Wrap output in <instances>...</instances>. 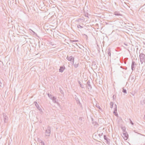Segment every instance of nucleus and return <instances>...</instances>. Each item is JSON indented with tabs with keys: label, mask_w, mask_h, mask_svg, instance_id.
Masks as SVG:
<instances>
[{
	"label": "nucleus",
	"mask_w": 145,
	"mask_h": 145,
	"mask_svg": "<svg viewBox=\"0 0 145 145\" xmlns=\"http://www.w3.org/2000/svg\"><path fill=\"white\" fill-rule=\"evenodd\" d=\"M139 57L140 61L141 64H142L145 61V55L143 53H141L140 54Z\"/></svg>",
	"instance_id": "1"
},
{
	"label": "nucleus",
	"mask_w": 145,
	"mask_h": 145,
	"mask_svg": "<svg viewBox=\"0 0 145 145\" xmlns=\"http://www.w3.org/2000/svg\"><path fill=\"white\" fill-rule=\"evenodd\" d=\"M51 127L50 126H48L47 129L45 131V134L46 136H49L51 134Z\"/></svg>",
	"instance_id": "2"
},
{
	"label": "nucleus",
	"mask_w": 145,
	"mask_h": 145,
	"mask_svg": "<svg viewBox=\"0 0 145 145\" xmlns=\"http://www.w3.org/2000/svg\"><path fill=\"white\" fill-rule=\"evenodd\" d=\"M67 59L69 61H71V64H74V58L72 56H71L69 57H68V56H67Z\"/></svg>",
	"instance_id": "3"
},
{
	"label": "nucleus",
	"mask_w": 145,
	"mask_h": 145,
	"mask_svg": "<svg viewBox=\"0 0 145 145\" xmlns=\"http://www.w3.org/2000/svg\"><path fill=\"white\" fill-rule=\"evenodd\" d=\"M123 136L125 138V139H127L128 138V135L126 131H123Z\"/></svg>",
	"instance_id": "4"
},
{
	"label": "nucleus",
	"mask_w": 145,
	"mask_h": 145,
	"mask_svg": "<svg viewBox=\"0 0 145 145\" xmlns=\"http://www.w3.org/2000/svg\"><path fill=\"white\" fill-rule=\"evenodd\" d=\"M107 51V53L108 54V59L111 58V52L110 50V48H108Z\"/></svg>",
	"instance_id": "5"
},
{
	"label": "nucleus",
	"mask_w": 145,
	"mask_h": 145,
	"mask_svg": "<svg viewBox=\"0 0 145 145\" xmlns=\"http://www.w3.org/2000/svg\"><path fill=\"white\" fill-rule=\"evenodd\" d=\"M104 138L105 140H106V142L108 144L110 143V140L106 136V135H104Z\"/></svg>",
	"instance_id": "6"
},
{
	"label": "nucleus",
	"mask_w": 145,
	"mask_h": 145,
	"mask_svg": "<svg viewBox=\"0 0 145 145\" xmlns=\"http://www.w3.org/2000/svg\"><path fill=\"white\" fill-rule=\"evenodd\" d=\"M65 67L64 66H60V69L59 70V72H63L64 70L65 69Z\"/></svg>",
	"instance_id": "7"
},
{
	"label": "nucleus",
	"mask_w": 145,
	"mask_h": 145,
	"mask_svg": "<svg viewBox=\"0 0 145 145\" xmlns=\"http://www.w3.org/2000/svg\"><path fill=\"white\" fill-rule=\"evenodd\" d=\"M136 65V64L135 63V62L134 61H132L131 64V69L132 71L135 70V66Z\"/></svg>",
	"instance_id": "8"
},
{
	"label": "nucleus",
	"mask_w": 145,
	"mask_h": 145,
	"mask_svg": "<svg viewBox=\"0 0 145 145\" xmlns=\"http://www.w3.org/2000/svg\"><path fill=\"white\" fill-rule=\"evenodd\" d=\"M34 103L37 108L40 111H42V110L41 108L39 107V105L36 102H34Z\"/></svg>",
	"instance_id": "9"
},
{
	"label": "nucleus",
	"mask_w": 145,
	"mask_h": 145,
	"mask_svg": "<svg viewBox=\"0 0 145 145\" xmlns=\"http://www.w3.org/2000/svg\"><path fill=\"white\" fill-rule=\"evenodd\" d=\"M84 20H83V19L80 18H77L76 20V22H84Z\"/></svg>",
	"instance_id": "10"
},
{
	"label": "nucleus",
	"mask_w": 145,
	"mask_h": 145,
	"mask_svg": "<svg viewBox=\"0 0 145 145\" xmlns=\"http://www.w3.org/2000/svg\"><path fill=\"white\" fill-rule=\"evenodd\" d=\"M115 106L116 107L115 108H114V111L113 113L115 114V115L117 116V115H118V114L116 113V111H117V105L116 104H115Z\"/></svg>",
	"instance_id": "11"
},
{
	"label": "nucleus",
	"mask_w": 145,
	"mask_h": 145,
	"mask_svg": "<svg viewBox=\"0 0 145 145\" xmlns=\"http://www.w3.org/2000/svg\"><path fill=\"white\" fill-rule=\"evenodd\" d=\"M87 84L90 87V89H91L92 88V86L90 84V82L89 80H88L87 81Z\"/></svg>",
	"instance_id": "12"
},
{
	"label": "nucleus",
	"mask_w": 145,
	"mask_h": 145,
	"mask_svg": "<svg viewBox=\"0 0 145 145\" xmlns=\"http://www.w3.org/2000/svg\"><path fill=\"white\" fill-rule=\"evenodd\" d=\"M92 120V122L93 124L94 125H95L97 124H98L97 122L96 121H94L93 119L92 118H91Z\"/></svg>",
	"instance_id": "13"
},
{
	"label": "nucleus",
	"mask_w": 145,
	"mask_h": 145,
	"mask_svg": "<svg viewBox=\"0 0 145 145\" xmlns=\"http://www.w3.org/2000/svg\"><path fill=\"white\" fill-rule=\"evenodd\" d=\"M75 99L76 100V101L77 102V103H79V105H81V103H80V101H79V99L77 97H76L75 98Z\"/></svg>",
	"instance_id": "14"
},
{
	"label": "nucleus",
	"mask_w": 145,
	"mask_h": 145,
	"mask_svg": "<svg viewBox=\"0 0 145 145\" xmlns=\"http://www.w3.org/2000/svg\"><path fill=\"white\" fill-rule=\"evenodd\" d=\"M114 14L116 16H120L121 15L120 14L119 12H114Z\"/></svg>",
	"instance_id": "15"
},
{
	"label": "nucleus",
	"mask_w": 145,
	"mask_h": 145,
	"mask_svg": "<svg viewBox=\"0 0 145 145\" xmlns=\"http://www.w3.org/2000/svg\"><path fill=\"white\" fill-rule=\"evenodd\" d=\"M78 82L79 83L81 87L83 88H84L83 85L82 84L81 82L80 81L78 80Z\"/></svg>",
	"instance_id": "16"
},
{
	"label": "nucleus",
	"mask_w": 145,
	"mask_h": 145,
	"mask_svg": "<svg viewBox=\"0 0 145 145\" xmlns=\"http://www.w3.org/2000/svg\"><path fill=\"white\" fill-rule=\"evenodd\" d=\"M48 95L49 98L51 99H52V97H53L54 96L53 95H52L51 94H50L49 93H48Z\"/></svg>",
	"instance_id": "17"
},
{
	"label": "nucleus",
	"mask_w": 145,
	"mask_h": 145,
	"mask_svg": "<svg viewBox=\"0 0 145 145\" xmlns=\"http://www.w3.org/2000/svg\"><path fill=\"white\" fill-rule=\"evenodd\" d=\"M140 104L142 105H143L145 104V99L143 101H141Z\"/></svg>",
	"instance_id": "18"
},
{
	"label": "nucleus",
	"mask_w": 145,
	"mask_h": 145,
	"mask_svg": "<svg viewBox=\"0 0 145 145\" xmlns=\"http://www.w3.org/2000/svg\"><path fill=\"white\" fill-rule=\"evenodd\" d=\"M4 118V120L5 122L6 123L7 121L8 120V117H5Z\"/></svg>",
	"instance_id": "19"
},
{
	"label": "nucleus",
	"mask_w": 145,
	"mask_h": 145,
	"mask_svg": "<svg viewBox=\"0 0 145 145\" xmlns=\"http://www.w3.org/2000/svg\"><path fill=\"white\" fill-rule=\"evenodd\" d=\"M114 103L113 102H111L110 103V108H112L113 107Z\"/></svg>",
	"instance_id": "20"
},
{
	"label": "nucleus",
	"mask_w": 145,
	"mask_h": 145,
	"mask_svg": "<svg viewBox=\"0 0 145 145\" xmlns=\"http://www.w3.org/2000/svg\"><path fill=\"white\" fill-rule=\"evenodd\" d=\"M53 102L54 103H57V105L59 104V103L58 102L56 101V100H53Z\"/></svg>",
	"instance_id": "21"
},
{
	"label": "nucleus",
	"mask_w": 145,
	"mask_h": 145,
	"mask_svg": "<svg viewBox=\"0 0 145 145\" xmlns=\"http://www.w3.org/2000/svg\"><path fill=\"white\" fill-rule=\"evenodd\" d=\"M29 30L30 31H29L31 33L33 34L35 33V32L31 29H29Z\"/></svg>",
	"instance_id": "22"
},
{
	"label": "nucleus",
	"mask_w": 145,
	"mask_h": 145,
	"mask_svg": "<svg viewBox=\"0 0 145 145\" xmlns=\"http://www.w3.org/2000/svg\"><path fill=\"white\" fill-rule=\"evenodd\" d=\"M78 66V63H75L74 65V66L75 68H77Z\"/></svg>",
	"instance_id": "23"
},
{
	"label": "nucleus",
	"mask_w": 145,
	"mask_h": 145,
	"mask_svg": "<svg viewBox=\"0 0 145 145\" xmlns=\"http://www.w3.org/2000/svg\"><path fill=\"white\" fill-rule=\"evenodd\" d=\"M99 83L100 85H102L103 84V81L102 80H100L99 81Z\"/></svg>",
	"instance_id": "24"
},
{
	"label": "nucleus",
	"mask_w": 145,
	"mask_h": 145,
	"mask_svg": "<svg viewBox=\"0 0 145 145\" xmlns=\"http://www.w3.org/2000/svg\"><path fill=\"white\" fill-rule=\"evenodd\" d=\"M96 106L97 108H99L100 110H102L101 108L100 107V106L99 105H96Z\"/></svg>",
	"instance_id": "25"
},
{
	"label": "nucleus",
	"mask_w": 145,
	"mask_h": 145,
	"mask_svg": "<svg viewBox=\"0 0 145 145\" xmlns=\"http://www.w3.org/2000/svg\"><path fill=\"white\" fill-rule=\"evenodd\" d=\"M122 92L124 93H127V90L123 88V89Z\"/></svg>",
	"instance_id": "26"
},
{
	"label": "nucleus",
	"mask_w": 145,
	"mask_h": 145,
	"mask_svg": "<svg viewBox=\"0 0 145 145\" xmlns=\"http://www.w3.org/2000/svg\"><path fill=\"white\" fill-rule=\"evenodd\" d=\"M77 27L78 28H83V27L82 26H81L80 25H77Z\"/></svg>",
	"instance_id": "27"
},
{
	"label": "nucleus",
	"mask_w": 145,
	"mask_h": 145,
	"mask_svg": "<svg viewBox=\"0 0 145 145\" xmlns=\"http://www.w3.org/2000/svg\"><path fill=\"white\" fill-rule=\"evenodd\" d=\"M78 40H71V41L72 43H73V42H78Z\"/></svg>",
	"instance_id": "28"
},
{
	"label": "nucleus",
	"mask_w": 145,
	"mask_h": 145,
	"mask_svg": "<svg viewBox=\"0 0 145 145\" xmlns=\"http://www.w3.org/2000/svg\"><path fill=\"white\" fill-rule=\"evenodd\" d=\"M40 140V143L42 144V145H45L44 143L42 140Z\"/></svg>",
	"instance_id": "29"
},
{
	"label": "nucleus",
	"mask_w": 145,
	"mask_h": 145,
	"mask_svg": "<svg viewBox=\"0 0 145 145\" xmlns=\"http://www.w3.org/2000/svg\"><path fill=\"white\" fill-rule=\"evenodd\" d=\"M56 97L53 96V97H52V100H56Z\"/></svg>",
	"instance_id": "30"
},
{
	"label": "nucleus",
	"mask_w": 145,
	"mask_h": 145,
	"mask_svg": "<svg viewBox=\"0 0 145 145\" xmlns=\"http://www.w3.org/2000/svg\"><path fill=\"white\" fill-rule=\"evenodd\" d=\"M129 120H130V123H131V124L132 125H133L134 123H133V122L131 121V119H129Z\"/></svg>",
	"instance_id": "31"
},
{
	"label": "nucleus",
	"mask_w": 145,
	"mask_h": 145,
	"mask_svg": "<svg viewBox=\"0 0 145 145\" xmlns=\"http://www.w3.org/2000/svg\"><path fill=\"white\" fill-rule=\"evenodd\" d=\"M103 133H99V135L100 137L103 135Z\"/></svg>",
	"instance_id": "32"
},
{
	"label": "nucleus",
	"mask_w": 145,
	"mask_h": 145,
	"mask_svg": "<svg viewBox=\"0 0 145 145\" xmlns=\"http://www.w3.org/2000/svg\"><path fill=\"white\" fill-rule=\"evenodd\" d=\"M60 92L62 93L63 94V90L61 89L60 88Z\"/></svg>",
	"instance_id": "33"
},
{
	"label": "nucleus",
	"mask_w": 145,
	"mask_h": 145,
	"mask_svg": "<svg viewBox=\"0 0 145 145\" xmlns=\"http://www.w3.org/2000/svg\"><path fill=\"white\" fill-rule=\"evenodd\" d=\"M112 97H113V99H115L116 98V96L115 95H114Z\"/></svg>",
	"instance_id": "34"
},
{
	"label": "nucleus",
	"mask_w": 145,
	"mask_h": 145,
	"mask_svg": "<svg viewBox=\"0 0 145 145\" xmlns=\"http://www.w3.org/2000/svg\"><path fill=\"white\" fill-rule=\"evenodd\" d=\"M3 85L1 81L0 80V87H2V86Z\"/></svg>",
	"instance_id": "35"
},
{
	"label": "nucleus",
	"mask_w": 145,
	"mask_h": 145,
	"mask_svg": "<svg viewBox=\"0 0 145 145\" xmlns=\"http://www.w3.org/2000/svg\"><path fill=\"white\" fill-rule=\"evenodd\" d=\"M122 129L123 130V131H125V127H122Z\"/></svg>",
	"instance_id": "36"
},
{
	"label": "nucleus",
	"mask_w": 145,
	"mask_h": 145,
	"mask_svg": "<svg viewBox=\"0 0 145 145\" xmlns=\"http://www.w3.org/2000/svg\"><path fill=\"white\" fill-rule=\"evenodd\" d=\"M3 118L5 117H7L6 115V114L4 113L3 114Z\"/></svg>",
	"instance_id": "37"
},
{
	"label": "nucleus",
	"mask_w": 145,
	"mask_h": 145,
	"mask_svg": "<svg viewBox=\"0 0 145 145\" xmlns=\"http://www.w3.org/2000/svg\"><path fill=\"white\" fill-rule=\"evenodd\" d=\"M131 95H133L134 96L135 95V93H131Z\"/></svg>",
	"instance_id": "38"
},
{
	"label": "nucleus",
	"mask_w": 145,
	"mask_h": 145,
	"mask_svg": "<svg viewBox=\"0 0 145 145\" xmlns=\"http://www.w3.org/2000/svg\"><path fill=\"white\" fill-rule=\"evenodd\" d=\"M85 35V38L86 39H88V36L86 35Z\"/></svg>",
	"instance_id": "39"
},
{
	"label": "nucleus",
	"mask_w": 145,
	"mask_h": 145,
	"mask_svg": "<svg viewBox=\"0 0 145 145\" xmlns=\"http://www.w3.org/2000/svg\"><path fill=\"white\" fill-rule=\"evenodd\" d=\"M124 44L126 46H127V44H126L125 43H124Z\"/></svg>",
	"instance_id": "40"
},
{
	"label": "nucleus",
	"mask_w": 145,
	"mask_h": 145,
	"mask_svg": "<svg viewBox=\"0 0 145 145\" xmlns=\"http://www.w3.org/2000/svg\"><path fill=\"white\" fill-rule=\"evenodd\" d=\"M39 140V142H41V140Z\"/></svg>",
	"instance_id": "41"
},
{
	"label": "nucleus",
	"mask_w": 145,
	"mask_h": 145,
	"mask_svg": "<svg viewBox=\"0 0 145 145\" xmlns=\"http://www.w3.org/2000/svg\"><path fill=\"white\" fill-rule=\"evenodd\" d=\"M121 67V68H122V66H121V67Z\"/></svg>",
	"instance_id": "42"
}]
</instances>
